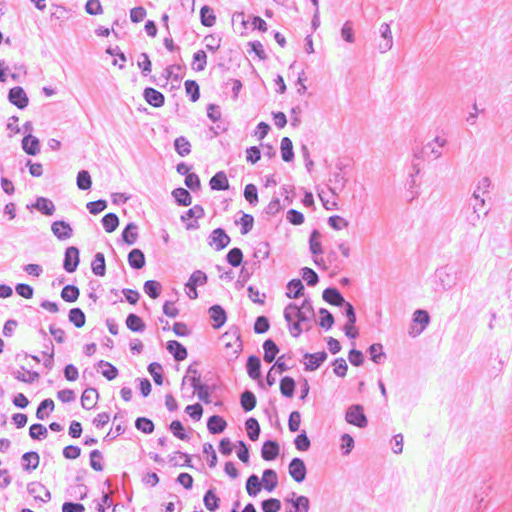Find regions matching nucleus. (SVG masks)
<instances>
[{
	"label": "nucleus",
	"mask_w": 512,
	"mask_h": 512,
	"mask_svg": "<svg viewBox=\"0 0 512 512\" xmlns=\"http://www.w3.org/2000/svg\"><path fill=\"white\" fill-rule=\"evenodd\" d=\"M448 141L445 137L436 136L423 146L419 153H414L415 158L438 159L442 156V149L447 145Z\"/></svg>",
	"instance_id": "f257e3e1"
},
{
	"label": "nucleus",
	"mask_w": 512,
	"mask_h": 512,
	"mask_svg": "<svg viewBox=\"0 0 512 512\" xmlns=\"http://www.w3.org/2000/svg\"><path fill=\"white\" fill-rule=\"evenodd\" d=\"M222 341H224L225 348L228 350V358L230 360L236 359L243 348L238 329L224 333L222 335Z\"/></svg>",
	"instance_id": "f03ea898"
},
{
	"label": "nucleus",
	"mask_w": 512,
	"mask_h": 512,
	"mask_svg": "<svg viewBox=\"0 0 512 512\" xmlns=\"http://www.w3.org/2000/svg\"><path fill=\"white\" fill-rule=\"evenodd\" d=\"M436 277L444 290L453 288L459 280V272L452 266H443L436 270Z\"/></svg>",
	"instance_id": "7ed1b4c3"
},
{
	"label": "nucleus",
	"mask_w": 512,
	"mask_h": 512,
	"mask_svg": "<svg viewBox=\"0 0 512 512\" xmlns=\"http://www.w3.org/2000/svg\"><path fill=\"white\" fill-rule=\"evenodd\" d=\"M345 420L347 423L358 428H365L368 425V419L364 413V408L360 404H353L347 408Z\"/></svg>",
	"instance_id": "20e7f679"
},
{
	"label": "nucleus",
	"mask_w": 512,
	"mask_h": 512,
	"mask_svg": "<svg viewBox=\"0 0 512 512\" xmlns=\"http://www.w3.org/2000/svg\"><path fill=\"white\" fill-rule=\"evenodd\" d=\"M413 325L410 327L409 335L417 337L430 323V316L426 310L418 309L413 313Z\"/></svg>",
	"instance_id": "39448f33"
},
{
	"label": "nucleus",
	"mask_w": 512,
	"mask_h": 512,
	"mask_svg": "<svg viewBox=\"0 0 512 512\" xmlns=\"http://www.w3.org/2000/svg\"><path fill=\"white\" fill-rule=\"evenodd\" d=\"M208 240V244L211 247H214L216 251H220L226 248L231 241L229 235L225 232L223 228L214 229L211 232Z\"/></svg>",
	"instance_id": "423d86ee"
},
{
	"label": "nucleus",
	"mask_w": 512,
	"mask_h": 512,
	"mask_svg": "<svg viewBox=\"0 0 512 512\" xmlns=\"http://www.w3.org/2000/svg\"><path fill=\"white\" fill-rule=\"evenodd\" d=\"M79 249L75 246H70L66 248L63 260V268L68 273H73L76 271L79 262Z\"/></svg>",
	"instance_id": "0eeeda50"
},
{
	"label": "nucleus",
	"mask_w": 512,
	"mask_h": 512,
	"mask_svg": "<svg viewBox=\"0 0 512 512\" xmlns=\"http://www.w3.org/2000/svg\"><path fill=\"white\" fill-rule=\"evenodd\" d=\"M288 470L290 476L295 482L301 483L305 480L307 469L304 461L301 458H293L289 463Z\"/></svg>",
	"instance_id": "6e6552de"
},
{
	"label": "nucleus",
	"mask_w": 512,
	"mask_h": 512,
	"mask_svg": "<svg viewBox=\"0 0 512 512\" xmlns=\"http://www.w3.org/2000/svg\"><path fill=\"white\" fill-rule=\"evenodd\" d=\"M51 231L59 241H65L73 236V228L64 220H57L51 224Z\"/></svg>",
	"instance_id": "1a4fd4ad"
},
{
	"label": "nucleus",
	"mask_w": 512,
	"mask_h": 512,
	"mask_svg": "<svg viewBox=\"0 0 512 512\" xmlns=\"http://www.w3.org/2000/svg\"><path fill=\"white\" fill-rule=\"evenodd\" d=\"M8 100L11 104L15 105L18 109L26 108L29 103V99H28L26 92L20 86L13 87L9 90Z\"/></svg>",
	"instance_id": "9d476101"
},
{
	"label": "nucleus",
	"mask_w": 512,
	"mask_h": 512,
	"mask_svg": "<svg viewBox=\"0 0 512 512\" xmlns=\"http://www.w3.org/2000/svg\"><path fill=\"white\" fill-rule=\"evenodd\" d=\"M204 216V209L201 205H194L192 208L187 210L182 216L181 220L186 222L188 219L194 218L195 220L186 223L187 230H195L199 228L197 219Z\"/></svg>",
	"instance_id": "9b49d317"
},
{
	"label": "nucleus",
	"mask_w": 512,
	"mask_h": 512,
	"mask_svg": "<svg viewBox=\"0 0 512 512\" xmlns=\"http://www.w3.org/2000/svg\"><path fill=\"white\" fill-rule=\"evenodd\" d=\"M379 33L382 41L378 44V50L380 53H386L393 47V36L390 28V24L384 22L379 27Z\"/></svg>",
	"instance_id": "f8f14e48"
},
{
	"label": "nucleus",
	"mask_w": 512,
	"mask_h": 512,
	"mask_svg": "<svg viewBox=\"0 0 512 512\" xmlns=\"http://www.w3.org/2000/svg\"><path fill=\"white\" fill-rule=\"evenodd\" d=\"M27 492L34 497L35 500H40L44 503L51 500L50 491L40 482H30L27 485Z\"/></svg>",
	"instance_id": "ddd939ff"
},
{
	"label": "nucleus",
	"mask_w": 512,
	"mask_h": 512,
	"mask_svg": "<svg viewBox=\"0 0 512 512\" xmlns=\"http://www.w3.org/2000/svg\"><path fill=\"white\" fill-rule=\"evenodd\" d=\"M327 353L325 351H320L316 353H305L304 358L307 360L305 362V370L314 371L318 369L322 363L327 359Z\"/></svg>",
	"instance_id": "4468645a"
},
{
	"label": "nucleus",
	"mask_w": 512,
	"mask_h": 512,
	"mask_svg": "<svg viewBox=\"0 0 512 512\" xmlns=\"http://www.w3.org/2000/svg\"><path fill=\"white\" fill-rule=\"evenodd\" d=\"M460 216L462 217L463 223L467 229L476 227L481 219V214L475 213V206L467 207L464 205L460 211Z\"/></svg>",
	"instance_id": "2eb2a0df"
},
{
	"label": "nucleus",
	"mask_w": 512,
	"mask_h": 512,
	"mask_svg": "<svg viewBox=\"0 0 512 512\" xmlns=\"http://www.w3.org/2000/svg\"><path fill=\"white\" fill-rule=\"evenodd\" d=\"M143 97L149 105L155 108L162 107L165 102L164 95L152 87H147L144 89Z\"/></svg>",
	"instance_id": "dca6fc26"
},
{
	"label": "nucleus",
	"mask_w": 512,
	"mask_h": 512,
	"mask_svg": "<svg viewBox=\"0 0 512 512\" xmlns=\"http://www.w3.org/2000/svg\"><path fill=\"white\" fill-rule=\"evenodd\" d=\"M11 374L16 380L26 384L34 383L40 377L38 372L26 370L24 366H21L18 370H13Z\"/></svg>",
	"instance_id": "f3484780"
},
{
	"label": "nucleus",
	"mask_w": 512,
	"mask_h": 512,
	"mask_svg": "<svg viewBox=\"0 0 512 512\" xmlns=\"http://www.w3.org/2000/svg\"><path fill=\"white\" fill-rule=\"evenodd\" d=\"M279 444L274 440H267L263 443L261 456L265 461L275 460L279 455Z\"/></svg>",
	"instance_id": "a211bd4d"
},
{
	"label": "nucleus",
	"mask_w": 512,
	"mask_h": 512,
	"mask_svg": "<svg viewBox=\"0 0 512 512\" xmlns=\"http://www.w3.org/2000/svg\"><path fill=\"white\" fill-rule=\"evenodd\" d=\"M323 300L333 306H342L345 303L343 295L337 288H326L322 293Z\"/></svg>",
	"instance_id": "6ab92c4d"
},
{
	"label": "nucleus",
	"mask_w": 512,
	"mask_h": 512,
	"mask_svg": "<svg viewBox=\"0 0 512 512\" xmlns=\"http://www.w3.org/2000/svg\"><path fill=\"white\" fill-rule=\"evenodd\" d=\"M40 457L35 451L26 452L21 457L22 469L27 472L35 470L39 466Z\"/></svg>",
	"instance_id": "aec40b11"
},
{
	"label": "nucleus",
	"mask_w": 512,
	"mask_h": 512,
	"mask_svg": "<svg viewBox=\"0 0 512 512\" xmlns=\"http://www.w3.org/2000/svg\"><path fill=\"white\" fill-rule=\"evenodd\" d=\"M22 149L28 155H37L40 152L39 139L31 134L24 136L22 139Z\"/></svg>",
	"instance_id": "412c9836"
},
{
	"label": "nucleus",
	"mask_w": 512,
	"mask_h": 512,
	"mask_svg": "<svg viewBox=\"0 0 512 512\" xmlns=\"http://www.w3.org/2000/svg\"><path fill=\"white\" fill-rule=\"evenodd\" d=\"M209 315L210 318L213 320V327L215 329H219L220 327H222L227 320L225 310L222 308V306L217 304L209 308Z\"/></svg>",
	"instance_id": "4be33fe9"
},
{
	"label": "nucleus",
	"mask_w": 512,
	"mask_h": 512,
	"mask_svg": "<svg viewBox=\"0 0 512 512\" xmlns=\"http://www.w3.org/2000/svg\"><path fill=\"white\" fill-rule=\"evenodd\" d=\"M246 369L248 376L253 380H260L261 378V361L260 358L251 355L247 359Z\"/></svg>",
	"instance_id": "5701e85b"
},
{
	"label": "nucleus",
	"mask_w": 512,
	"mask_h": 512,
	"mask_svg": "<svg viewBox=\"0 0 512 512\" xmlns=\"http://www.w3.org/2000/svg\"><path fill=\"white\" fill-rule=\"evenodd\" d=\"M287 502L291 503L294 507V511L297 512H308L310 509V501L308 497L300 495L297 496L295 492L291 493V498L286 499Z\"/></svg>",
	"instance_id": "b1692460"
},
{
	"label": "nucleus",
	"mask_w": 512,
	"mask_h": 512,
	"mask_svg": "<svg viewBox=\"0 0 512 512\" xmlns=\"http://www.w3.org/2000/svg\"><path fill=\"white\" fill-rule=\"evenodd\" d=\"M339 170H342V167L338 166ZM329 182L331 183L330 191L333 195H338L346 186L347 179L344 177V175L339 172H335L332 174L331 178L329 179Z\"/></svg>",
	"instance_id": "393cba45"
},
{
	"label": "nucleus",
	"mask_w": 512,
	"mask_h": 512,
	"mask_svg": "<svg viewBox=\"0 0 512 512\" xmlns=\"http://www.w3.org/2000/svg\"><path fill=\"white\" fill-rule=\"evenodd\" d=\"M166 349L173 355L176 361H183L187 358V349L178 341L170 340L167 342Z\"/></svg>",
	"instance_id": "a878e982"
},
{
	"label": "nucleus",
	"mask_w": 512,
	"mask_h": 512,
	"mask_svg": "<svg viewBox=\"0 0 512 512\" xmlns=\"http://www.w3.org/2000/svg\"><path fill=\"white\" fill-rule=\"evenodd\" d=\"M227 427L226 420L219 415H212L207 420V428L211 434H220Z\"/></svg>",
	"instance_id": "bb28decb"
},
{
	"label": "nucleus",
	"mask_w": 512,
	"mask_h": 512,
	"mask_svg": "<svg viewBox=\"0 0 512 512\" xmlns=\"http://www.w3.org/2000/svg\"><path fill=\"white\" fill-rule=\"evenodd\" d=\"M210 188L215 191L229 189V182L224 171L217 172L209 181Z\"/></svg>",
	"instance_id": "cd10ccee"
},
{
	"label": "nucleus",
	"mask_w": 512,
	"mask_h": 512,
	"mask_svg": "<svg viewBox=\"0 0 512 512\" xmlns=\"http://www.w3.org/2000/svg\"><path fill=\"white\" fill-rule=\"evenodd\" d=\"M197 363L194 362L193 364L189 365L186 374L182 379L181 386L182 388L185 386L186 383H189L191 386L197 385L201 383V374L198 371L196 367Z\"/></svg>",
	"instance_id": "c85d7f7f"
},
{
	"label": "nucleus",
	"mask_w": 512,
	"mask_h": 512,
	"mask_svg": "<svg viewBox=\"0 0 512 512\" xmlns=\"http://www.w3.org/2000/svg\"><path fill=\"white\" fill-rule=\"evenodd\" d=\"M99 394L95 388H87L81 396V405L84 409L90 410L95 407Z\"/></svg>",
	"instance_id": "c756f323"
},
{
	"label": "nucleus",
	"mask_w": 512,
	"mask_h": 512,
	"mask_svg": "<svg viewBox=\"0 0 512 512\" xmlns=\"http://www.w3.org/2000/svg\"><path fill=\"white\" fill-rule=\"evenodd\" d=\"M314 309L312 301L308 298L304 299L301 306H299V322H310L314 318Z\"/></svg>",
	"instance_id": "7c9ffc66"
},
{
	"label": "nucleus",
	"mask_w": 512,
	"mask_h": 512,
	"mask_svg": "<svg viewBox=\"0 0 512 512\" xmlns=\"http://www.w3.org/2000/svg\"><path fill=\"white\" fill-rule=\"evenodd\" d=\"M128 263L135 270L142 269L145 266V255L140 249H132L128 254Z\"/></svg>",
	"instance_id": "2f4dec72"
},
{
	"label": "nucleus",
	"mask_w": 512,
	"mask_h": 512,
	"mask_svg": "<svg viewBox=\"0 0 512 512\" xmlns=\"http://www.w3.org/2000/svg\"><path fill=\"white\" fill-rule=\"evenodd\" d=\"M33 207L46 216H51L55 212L54 203L45 197H38L33 204Z\"/></svg>",
	"instance_id": "473e14b6"
},
{
	"label": "nucleus",
	"mask_w": 512,
	"mask_h": 512,
	"mask_svg": "<svg viewBox=\"0 0 512 512\" xmlns=\"http://www.w3.org/2000/svg\"><path fill=\"white\" fill-rule=\"evenodd\" d=\"M263 350V359L266 363H272L275 360L277 354L279 353V348L272 339H267L264 341Z\"/></svg>",
	"instance_id": "72a5a7b5"
},
{
	"label": "nucleus",
	"mask_w": 512,
	"mask_h": 512,
	"mask_svg": "<svg viewBox=\"0 0 512 512\" xmlns=\"http://www.w3.org/2000/svg\"><path fill=\"white\" fill-rule=\"evenodd\" d=\"M122 239L128 245H133L138 239V226L134 222L128 223L122 231Z\"/></svg>",
	"instance_id": "f704fd0d"
},
{
	"label": "nucleus",
	"mask_w": 512,
	"mask_h": 512,
	"mask_svg": "<svg viewBox=\"0 0 512 512\" xmlns=\"http://www.w3.org/2000/svg\"><path fill=\"white\" fill-rule=\"evenodd\" d=\"M262 483L268 492L273 491L278 485L277 473L273 469L264 470L262 475Z\"/></svg>",
	"instance_id": "c9c22d12"
},
{
	"label": "nucleus",
	"mask_w": 512,
	"mask_h": 512,
	"mask_svg": "<svg viewBox=\"0 0 512 512\" xmlns=\"http://www.w3.org/2000/svg\"><path fill=\"white\" fill-rule=\"evenodd\" d=\"M287 290L288 298L297 299L303 295L304 285L300 279H292L287 284Z\"/></svg>",
	"instance_id": "e433bc0d"
},
{
	"label": "nucleus",
	"mask_w": 512,
	"mask_h": 512,
	"mask_svg": "<svg viewBox=\"0 0 512 512\" xmlns=\"http://www.w3.org/2000/svg\"><path fill=\"white\" fill-rule=\"evenodd\" d=\"M54 401L51 398H46L39 404L36 410V417L39 420H45L49 414L54 410Z\"/></svg>",
	"instance_id": "4c0bfd02"
},
{
	"label": "nucleus",
	"mask_w": 512,
	"mask_h": 512,
	"mask_svg": "<svg viewBox=\"0 0 512 512\" xmlns=\"http://www.w3.org/2000/svg\"><path fill=\"white\" fill-rule=\"evenodd\" d=\"M126 326L132 332H143L145 323L138 315L130 313L126 318Z\"/></svg>",
	"instance_id": "58836bf2"
},
{
	"label": "nucleus",
	"mask_w": 512,
	"mask_h": 512,
	"mask_svg": "<svg viewBox=\"0 0 512 512\" xmlns=\"http://www.w3.org/2000/svg\"><path fill=\"white\" fill-rule=\"evenodd\" d=\"M296 383L290 376H284L280 380V392L284 397L291 398L295 392Z\"/></svg>",
	"instance_id": "ea45409f"
},
{
	"label": "nucleus",
	"mask_w": 512,
	"mask_h": 512,
	"mask_svg": "<svg viewBox=\"0 0 512 512\" xmlns=\"http://www.w3.org/2000/svg\"><path fill=\"white\" fill-rule=\"evenodd\" d=\"M92 272L97 276H104L106 273V264L104 254L97 252L91 263Z\"/></svg>",
	"instance_id": "a19ab883"
},
{
	"label": "nucleus",
	"mask_w": 512,
	"mask_h": 512,
	"mask_svg": "<svg viewBox=\"0 0 512 512\" xmlns=\"http://www.w3.org/2000/svg\"><path fill=\"white\" fill-rule=\"evenodd\" d=\"M256 396L250 390L244 391L240 396V404L245 412L253 410L256 406Z\"/></svg>",
	"instance_id": "79ce46f5"
},
{
	"label": "nucleus",
	"mask_w": 512,
	"mask_h": 512,
	"mask_svg": "<svg viewBox=\"0 0 512 512\" xmlns=\"http://www.w3.org/2000/svg\"><path fill=\"white\" fill-rule=\"evenodd\" d=\"M370 359L376 364H382L386 359L383 346L380 343H374L368 348Z\"/></svg>",
	"instance_id": "37998d69"
},
{
	"label": "nucleus",
	"mask_w": 512,
	"mask_h": 512,
	"mask_svg": "<svg viewBox=\"0 0 512 512\" xmlns=\"http://www.w3.org/2000/svg\"><path fill=\"white\" fill-rule=\"evenodd\" d=\"M172 195L179 206H189L192 203V197L189 191L184 188L179 187L174 189Z\"/></svg>",
	"instance_id": "c03bdc74"
},
{
	"label": "nucleus",
	"mask_w": 512,
	"mask_h": 512,
	"mask_svg": "<svg viewBox=\"0 0 512 512\" xmlns=\"http://www.w3.org/2000/svg\"><path fill=\"white\" fill-rule=\"evenodd\" d=\"M245 428L251 441H256L259 438L261 429L256 418H248L245 422Z\"/></svg>",
	"instance_id": "a18cd8bd"
},
{
	"label": "nucleus",
	"mask_w": 512,
	"mask_h": 512,
	"mask_svg": "<svg viewBox=\"0 0 512 512\" xmlns=\"http://www.w3.org/2000/svg\"><path fill=\"white\" fill-rule=\"evenodd\" d=\"M280 149L283 161L291 162L294 159L293 144L289 137L282 138Z\"/></svg>",
	"instance_id": "49530a36"
},
{
	"label": "nucleus",
	"mask_w": 512,
	"mask_h": 512,
	"mask_svg": "<svg viewBox=\"0 0 512 512\" xmlns=\"http://www.w3.org/2000/svg\"><path fill=\"white\" fill-rule=\"evenodd\" d=\"M174 148L178 155L181 157H185L191 152V144L184 136H180L175 139Z\"/></svg>",
	"instance_id": "de8ad7c7"
},
{
	"label": "nucleus",
	"mask_w": 512,
	"mask_h": 512,
	"mask_svg": "<svg viewBox=\"0 0 512 512\" xmlns=\"http://www.w3.org/2000/svg\"><path fill=\"white\" fill-rule=\"evenodd\" d=\"M80 295L79 288L75 285L68 284L61 291V298L69 303L77 301Z\"/></svg>",
	"instance_id": "09e8293b"
},
{
	"label": "nucleus",
	"mask_w": 512,
	"mask_h": 512,
	"mask_svg": "<svg viewBox=\"0 0 512 512\" xmlns=\"http://www.w3.org/2000/svg\"><path fill=\"white\" fill-rule=\"evenodd\" d=\"M201 23L205 27H212L216 23V16L212 8L203 6L200 10Z\"/></svg>",
	"instance_id": "8fccbe9b"
},
{
	"label": "nucleus",
	"mask_w": 512,
	"mask_h": 512,
	"mask_svg": "<svg viewBox=\"0 0 512 512\" xmlns=\"http://www.w3.org/2000/svg\"><path fill=\"white\" fill-rule=\"evenodd\" d=\"M101 222L105 231L107 233H112L119 225V218L115 213H107L103 216Z\"/></svg>",
	"instance_id": "3c124183"
},
{
	"label": "nucleus",
	"mask_w": 512,
	"mask_h": 512,
	"mask_svg": "<svg viewBox=\"0 0 512 512\" xmlns=\"http://www.w3.org/2000/svg\"><path fill=\"white\" fill-rule=\"evenodd\" d=\"M68 319L74 324L76 328H81L85 325L86 316L80 308H72L69 311Z\"/></svg>",
	"instance_id": "603ef678"
},
{
	"label": "nucleus",
	"mask_w": 512,
	"mask_h": 512,
	"mask_svg": "<svg viewBox=\"0 0 512 512\" xmlns=\"http://www.w3.org/2000/svg\"><path fill=\"white\" fill-rule=\"evenodd\" d=\"M220 499L216 496L214 489L206 491L203 502L207 510L214 512L219 508Z\"/></svg>",
	"instance_id": "864d4df0"
},
{
	"label": "nucleus",
	"mask_w": 512,
	"mask_h": 512,
	"mask_svg": "<svg viewBox=\"0 0 512 512\" xmlns=\"http://www.w3.org/2000/svg\"><path fill=\"white\" fill-rule=\"evenodd\" d=\"M261 490V482L257 475L252 474L246 481V491L249 496L255 497Z\"/></svg>",
	"instance_id": "5fc2aeb1"
},
{
	"label": "nucleus",
	"mask_w": 512,
	"mask_h": 512,
	"mask_svg": "<svg viewBox=\"0 0 512 512\" xmlns=\"http://www.w3.org/2000/svg\"><path fill=\"white\" fill-rule=\"evenodd\" d=\"M207 64V55L203 50H198L193 54L192 69L194 71H203Z\"/></svg>",
	"instance_id": "6e6d98bb"
},
{
	"label": "nucleus",
	"mask_w": 512,
	"mask_h": 512,
	"mask_svg": "<svg viewBox=\"0 0 512 512\" xmlns=\"http://www.w3.org/2000/svg\"><path fill=\"white\" fill-rule=\"evenodd\" d=\"M97 366L100 368H105L102 370V375L109 381L115 379L118 375V369L110 362L100 360L97 363Z\"/></svg>",
	"instance_id": "4d7b16f0"
},
{
	"label": "nucleus",
	"mask_w": 512,
	"mask_h": 512,
	"mask_svg": "<svg viewBox=\"0 0 512 512\" xmlns=\"http://www.w3.org/2000/svg\"><path fill=\"white\" fill-rule=\"evenodd\" d=\"M48 430L47 428L40 423L32 424L29 428V436L33 440H43L47 437Z\"/></svg>",
	"instance_id": "13d9d810"
},
{
	"label": "nucleus",
	"mask_w": 512,
	"mask_h": 512,
	"mask_svg": "<svg viewBox=\"0 0 512 512\" xmlns=\"http://www.w3.org/2000/svg\"><path fill=\"white\" fill-rule=\"evenodd\" d=\"M144 292L151 297L156 299L159 297L161 292V284L156 280H147L143 286Z\"/></svg>",
	"instance_id": "bf43d9fd"
},
{
	"label": "nucleus",
	"mask_w": 512,
	"mask_h": 512,
	"mask_svg": "<svg viewBox=\"0 0 512 512\" xmlns=\"http://www.w3.org/2000/svg\"><path fill=\"white\" fill-rule=\"evenodd\" d=\"M186 94L190 97L192 102H196L200 98V87L194 80H186L185 83Z\"/></svg>",
	"instance_id": "052dcab7"
},
{
	"label": "nucleus",
	"mask_w": 512,
	"mask_h": 512,
	"mask_svg": "<svg viewBox=\"0 0 512 512\" xmlns=\"http://www.w3.org/2000/svg\"><path fill=\"white\" fill-rule=\"evenodd\" d=\"M207 279V275L203 271L196 270L191 274L186 287L202 286L207 283Z\"/></svg>",
	"instance_id": "680f3d73"
},
{
	"label": "nucleus",
	"mask_w": 512,
	"mask_h": 512,
	"mask_svg": "<svg viewBox=\"0 0 512 512\" xmlns=\"http://www.w3.org/2000/svg\"><path fill=\"white\" fill-rule=\"evenodd\" d=\"M321 234L318 230H313L309 239V248L313 255H320L323 253L321 243L319 241Z\"/></svg>",
	"instance_id": "e2e57ef3"
},
{
	"label": "nucleus",
	"mask_w": 512,
	"mask_h": 512,
	"mask_svg": "<svg viewBox=\"0 0 512 512\" xmlns=\"http://www.w3.org/2000/svg\"><path fill=\"white\" fill-rule=\"evenodd\" d=\"M77 187L80 190H89L92 186V179L87 170H81L77 174Z\"/></svg>",
	"instance_id": "0e129e2a"
},
{
	"label": "nucleus",
	"mask_w": 512,
	"mask_h": 512,
	"mask_svg": "<svg viewBox=\"0 0 512 512\" xmlns=\"http://www.w3.org/2000/svg\"><path fill=\"white\" fill-rule=\"evenodd\" d=\"M227 262L233 266L238 267L241 265L243 261V253L240 248L234 247L232 248L226 255Z\"/></svg>",
	"instance_id": "69168bd1"
},
{
	"label": "nucleus",
	"mask_w": 512,
	"mask_h": 512,
	"mask_svg": "<svg viewBox=\"0 0 512 512\" xmlns=\"http://www.w3.org/2000/svg\"><path fill=\"white\" fill-rule=\"evenodd\" d=\"M162 371H163L162 365L157 362L150 363L148 366V372L152 376L156 385L163 384Z\"/></svg>",
	"instance_id": "338daca9"
},
{
	"label": "nucleus",
	"mask_w": 512,
	"mask_h": 512,
	"mask_svg": "<svg viewBox=\"0 0 512 512\" xmlns=\"http://www.w3.org/2000/svg\"><path fill=\"white\" fill-rule=\"evenodd\" d=\"M135 427L145 434H150L154 431L153 421L146 417H138L135 421Z\"/></svg>",
	"instance_id": "774afa93"
}]
</instances>
